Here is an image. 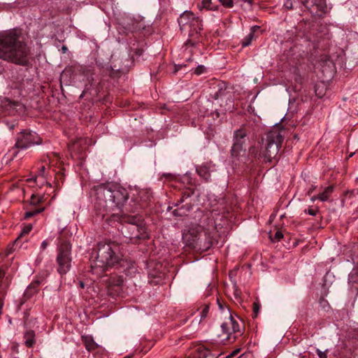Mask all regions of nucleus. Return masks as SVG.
Returning a JSON list of instances; mask_svg holds the SVG:
<instances>
[{"mask_svg": "<svg viewBox=\"0 0 358 358\" xmlns=\"http://www.w3.org/2000/svg\"><path fill=\"white\" fill-rule=\"evenodd\" d=\"M249 134L248 129L242 126L240 129H236L234 132L233 145L231 149V155L232 157H238L243 150V145L246 141V138Z\"/></svg>", "mask_w": 358, "mask_h": 358, "instance_id": "obj_10", "label": "nucleus"}, {"mask_svg": "<svg viewBox=\"0 0 358 358\" xmlns=\"http://www.w3.org/2000/svg\"><path fill=\"white\" fill-rule=\"evenodd\" d=\"M19 29H10L0 32V59L20 66L29 63L31 50L21 39Z\"/></svg>", "mask_w": 358, "mask_h": 358, "instance_id": "obj_2", "label": "nucleus"}, {"mask_svg": "<svg viewBox=\"0 0 358 358\" xmlns=\"http://www.w3.org/2000/svg\"><path fill=\"white\" fill-rule=\"evenodd\" d=\"M85 345L86 349L88 351L93 350L96 349V344L92 339L86 340Z\"/></svg>", "mask_w": 358, "mask_h": 358, "instance_id": "obj_27", "label": "nucleus"}, {"mask_svg": "<svg viewBox=\"0 0 358 358\" xmlns=\"http://www.w3.org/2000/svg\"><path fill=\"white\" fill-rule=\"evenodd\" d=\"M208 312H209V306L208 305H205L201 307V309L200 311H199V310H197L196 312H194L193 313H192L190 316H193V315L197 314L198 315L197 316L200 317V320L198 321V322L200 323L203 319H205L207 317Z\"/></svg>", "mask_w": 358, "mask_h": 358, "instance_id": "obj_21", "label": "nucleus"}, {"mask_svg": "<svg viewBox=\"0 0 358 358\" xmlns=\"http://www.w3.org/2000/svg\"><path fill=\"white\" fill-rule=\"evenodd\" d=\"M211 0H202L200 8H206L210 10H216L218 8L217 6H213Z\"/></svg>", "mask_w": 358, "mask_h": 358, "instance_id": "obj_23", "label": "nucleus"}, {"mask_svg": "<svg viewBox=\"0 0 358 358\" xmlns=\"http://www.w3.org/2000/svg\"><path fill=\"white\" fill-rule=\"evenodd\" d=\"M43 200V196L32 194L30 199V204L32 206H36L40 203Z\"/></svg>", "mask_w": 358, "mask_h": 358, "instance_id": "obj_26", "label": "nucleus"}, {"mask_svg": "<svg viewBox=\"0 0 358 358\" xmlns=\"http://www.w3.org/2000/svg\"><path fill=\"white\" fill-rule=\"evenodd\" d=\"M124 358H131V356H126Z\"/></svg>", "mask_w": 358, "mask_h": 358, "instance_id": "obj_52", "label": "nucleus"}, {"mask_svg": "<svg viewBox=\"0 0 358 358\" xmlns=\"http://www.w3.org/2000/svg\"><path fill=\"white\" fill-rule=\"evenodd\" d=\"M319 210L318 208L313 209V208H308V210H305V213H308L310 215L315 216L317 213H318Z\"/></svg>", "mask_w": 358, "mask_h": 358, "instance_id": "obj_34", "label": "nucleus"}, {"mask_svg": "<svg viewBox=\"0 0 358 358\" xmlns=\"http://www.w3.org/2000/svg\"><path fill=\"white\" fill-rule=\"evenodd\" d=\"M0 358H2V357L0 356Z\"/></svg>", "mask_w": 358, "mask_h": 358, "instance_id": "obj_54", "label": "nucleus"}, {"mask_svg": "<svg viewBox=\"0 0 358 358\" xmlns=\"http://www.w3.org/2000/svg\"><path fill=\"white\" fill-rule=\"evenodd\" d=\"M3 306V301L2 299H0V315L2 314Z\"/></svg>", "mask_w": 358, "mask_h": 358, "instance_id": "obj_42", "label": "nucleus"}, {"mask_svg": "<svg viewBox=\"0 0 358 358\" xmlns=\"http://www.w3.org/2000/svg\"><path fill=\"white\" fill-rule=\"evenodd\" d=\"M196 172L206 182L209 180L210 174L209 169L206 166H200L197 167Z\"/></svg>", "mask_w": 358, "mask_h": 358, "instance_id": "obj_20", "label": "nucleus"}, {"mask_svg": "<svg viewBox=\"0 0 358 358\" xmlns=\"http://www.w3.org/2000/svg\"><path fill=\"white\" fill-rule=\"evenodd\" d=\"M178 24L182 31L189 29V35L192 36L202 29V20L193 13L185 11L178 19Z\"/></svg>", "mask_w": 358, "mask_h": 358, "instance_id": "obj_9", "label": "nucleus"}, {"mask_svg": "<svg viewBox=\"0 0 358 358\" xmlns=\"http://www.w3.org/2000/svg\"><path fill=\"white\" fill-rule=\"evenodd\" d=\"M80 285L81 287H84V283L83 282H80Z\"/></svg>", "mask_w": 358, "mask_h": 358, "instance_id": "obj_48", "label": "nucleus"}, {"mask_svg": "<svg viewBox=\"0 0 358 358\" xmlns=\"http://www.w3.org/2000/svg\"><path fill=\"white\" fill-rule=\"evenodd\" d=\"M324 0H315V4H316L317 6H322Z\"/></svg>", "mask_w": 358, "mask_h": 358, "instance_id": "obj_40", "label": "nucleus"}, {"mask_svg": "<svg viewBox=\"0 0 358 358\" xmlns=\"http://www.w3.org/2000/svg\"><path fill=\"white\" fill-rule=\"evenodd\" d=\"M223 6L227 8H231L234 6L233 0H219Z\"/></svg>", "mask_w": 358, "mask_h": 358, "instance_id": "obj_31", "label": "nucleus"}, {"mask_svg": "<svg viewBox=\"0 0 358 358\" xmlns=\"http://www.w3.org/2000/svg\"><path fill=\"white\" fill-rule=\"evenodd\" d=\"M183 197H184V196H182V197L180 199V202L183 201Z\"/></svg>", "mask_w": 358, "mask_h": 358, "instance_id": "obj_51", "label": "nucleus"}, {"mask_svg": "<svg viewBox=\"0 0 358 358\" xmlns=\"http://www.w3.org/2000/svg\"><path fill=\"white\" fill-rule=\"evenodd\" d=\"M217 303H218V305H219V307L221 310H223V306H222V304L220 303L219 300H217Z\"/></svg>", "mask_w": 358, "mask_h": 358, "instance_id": "obj_46", "label": "nucleus"}, {"mask_svg": "<svg viewBox=\"0 0 358 358\" xmlns=\"http://www.w3.org/2000/svg\"><path fill=\"white\" fill-rule=\"evenodd\" d=\"M190 209H191V206H189L186 208V211H189V210H190Z\"/></svg>", "mask_w": 358, "mask_h": 358, "instance_id": "obj_49", "label": "nucleus"}, {"mask_svg": "<svg viewBox=\"0 0 358 358\" xmlns=\"http://www.w3.org/2000/svg\"><path fill=\"white\" fill-rule=\"evenodd\" d=\"M201 226H196V227H193L192 228H190L186 232H184L183 234H182V240L184 241V243H185V245H187V240H186V236L187 235H191L190 236V239H192L194 241V242H196V239L199 236V234L200 233V230H201Z\"/></svg>", "mask_w": 358, "mask_h": 358, "instance_id": "obj_15", "label": "nucleus"}, {"mask_svg": "<svg viewBox=\"0 0 358 358\" xmlns=\"http://www.w3.org/2000/svg\"><path fill=\"white\" fill-rule=\"evenodd\" d=\"M103 281L106 283L108 294L112 297L119 296L122 290L123 278L117 274L105 276Z\"/></svg>", "mask_w": 358, "mask_h": 358, "instance_id": "obj_11", "label": "nucleus"}, {"mask_svg": "<svg viewBox=\"0 0 358 358\" xmlns=\"http://www.w3.org/2000/svg\"><path fill=\"white\" fill-rule=\"evenodd\" d=\"M31 229H32L31 224H27L25 227H24L18 238H20V237H22L24 235H27L31 231Z\"/></svg>", "mask_w": 358, "mask_h": 358, "instance_id": "obj_28", "label": "nucleus"}, {"mask_svg": "<svg viewBox=\"0 0 358 358\" xmlns=\"http://www.w3.org/2000/svg\"><path fill=\"white\" fill-rule=\"evenodd\" d=\"M45 166L41 165V167H39V174L38 176L45 177Z\"/></svg>", "mask_w": 358, "mask_h": 358, "instance_id": "obj_36", "label": "nucleus"}, {"mask_svg": "<svg viewBox=\"0 0 358 358\" xmlns=\"http://www.w3.org/2000/svg\"><path fill=\"white\" fill-rule=\"evenodd\" d=\"M178 71V68L176 67V69H175V73L177 72Z\"/></svg>", "mask_w": 358, "mask_h": 358, "instance_id": "obj_50", "label": "nucleus"}, {"mask_svg": "<svg viewBox=\"0 0 358 358\" xmlns=\"http://www.w3.org/2000/svg\"><path fill=\"white\" fill-rule=\"evenodd\" d=\"M238 333H241L240 325L230 315L228 320L221 325V333L217 336V343H206L205 345H196L188 352L187 358H218L222 354L219 349L220 344L234 342Z\"/></svg>", "mask_w": 358, "mask_h": 358, "instance_id": "obj_3", "label": "nucleus"}, {"mask_svg": "<svg viewBox=\"0 0 358 358\" xmlns=\"http://www.w3.org/2000/svg\"><path fill=\"white\" fill-rule=\"evenodd\" d=\"M317 197H318V194H317V195H315V196H312L310 199H311V201H315V200H317V199H318V200H319V198H317Z\"/></svg>", "mask_w": 358, "mask_h": 358, "instance_id": "obj_44", "label": "nucleus"}, {"mask_svg": "<svg viewBox=\"0 0 358 358\" xmlns=\"http://www.w3.org/2000/svg\"><path fill=\"white\" fill-rule=\"evenodd\" d=\"M316 352L320 358H327V356L325 352H322L319 349H317Z\"/></svg>", "mask_w": 358, "mask_h": 358, "instance_id": "obj_37", "label": "nucleus"}, {"mask_svg": "<svg viewBox=\"0 0 358 358\" xmlns=\"http://www.w3.org/2000/svg\"><path fill=\"white\" fill-rule=\"evenodd\" d=\"M35 332L33 330H27L24 334V345L27 348H32L36 343Z\"/></svg>", "mask_w": 358, "mask_h": 358, "instance_id": "obj_17", "label": "nucleus"}, {"mask_svg": "<svg viewBox=\"0 0 358 358\" xmlns=\"http://www.w3.org/2000/svg\"><path fill=\"white\" fill-rule=\"evenodd\" d=\"M318 90H319V88H318V87L316 85V86H315V94H316V95H317L318 97L322 98V97L323 96L324 94H323L322 92H321V91H319V92H318Z\"/></svg>", "mask_w": 358, "mask_h": 358, "instance_id": "obj_39", "label": "nucleus"}, {"mask_svg": "<svg viewBox=\"0 0 358 358\" xmlns=\"http://www.w3.org/2000/svg\"><path fill=\"white\" fill-rule=\"evenodd\" d=\"M210 95L214 99L226 97L230 93L227 83L222 80H213L210 83Z\"/></svg>", "mask_w": 358, "mask_h": 358, "instance_id": "obj_13", "label": "nucleus"}, {"mask_svg": "<svg viewBox=\"0 0 358 358\" xmlns=\"http://www.w3.org/2000/svg\"><path fill=\"white\" fill-rule=\"evenodd\" d=\"M244 2H247L250 4H252L254 0H243Z\"/></svg>", "mask_w": 358, "mask_h": 358, "instance_id": "obj_45", "label": "nucleus"}, {"mask_svg": "<svg viewBox=\"0 0 358 358\" xmlns=\"http://www.w3.org/2000/svg\"><path fill=\"white\" fill-rule=\"evenodd\" d=\"M119 246L115 242L99 243L94 259L91 262V272L98 277L108 268L121 264Z\"/></svg>", "mask_w": 358, "mask_h": 358, "instance_id": "obj_4", "label": "nucleus"}, {"mask_svg": "<svg viewBox=\"0 0 358 358\" xmlns=\"http://www.w3.org/2000/svg\"><path fill=\"white\" fill-rule=\"evenodd\" d=\"M94 211L97 217L108 224L113 222L125 224L122 227V233L133 244L150 238V232L141 215L122 213V208L129 197L126 188L114 183H103L94 187Z\"/></svg>", "mask_w": 358, "mask_h": 358, "instance_id": "obj_1", "label": "nucleus"}, {"mask_svg": "<svg viewBox=\"0 0 358 358\" xmlns=\"http://www.w3.org/2000/svg\"><path fill=\"white\" fill-rule=\"evenodd\" d=\"M198 235L199 236L196 242H194L192 239L189 240L191 235H187L185 238L187 240V246L200 252H205L210 249L214 241L212 233L201 227L200 233Z\"/></svg>", "mask_w": 358, "mask_h": 358, "instance_id": "obj_7", "label": "nucleus"}, {"mask_svg": "<svg viewBox=\"0 0 358 358\" xmlns=\"http://www.w3.org/2000/svg\"><path fill=\"white\" fill-rule=\"evenodd\" d=\"M20 102L15 101L9 99L8 98H3L1 101V105L6 110L14 109L20 106Z\"/></svg>", "mask_w": 358, "mask_h": 358, "instance_id": "obj_18", "label": "nucleus"}, {"mask_svg": "<svg viewBox=\"0 0 358 358\" xmlns=\"http://www.w3.org/2000/svg\"><path fill=\"white\" fill-rule=\"evenodd\" d=\"M71 245L68 241H62L57 248V271L60 275L66 274L71 266Z\"/></svg>", "mask_w": 358, "mask_h": 358, "instance_id": "obj_6", "label": "nucleus"}, {"mask_svg": "<svg viewBox=\"0 0 358 358\" xmlns=\"http://www.w3.org/2000/svg\"><path fill=\"white\" fill-rule=\"evenodd\" d=\"M87 141L84 138H79L75 141L70 146L69 150L71 151L73 157H76L78 159L83 160L85 158V150L87 149Z\"/></svg>", "mask_w": 358, "mask_h": 358, "instance_id": "obj_14", "label": "nucleus"}, {"mask_svg": "<svg viewBox=\"0 0 358 358\" xmlns=\"http://www.w3.org/2000/svg\"><path fill=\"white\" fill-rule=\"evenodd\" d=\"M301 3H303V5L305 6V7H308V3L309 2V0H300Z\"/></svg>", "mask_w": 358, "mask_h": 358, "instance_id": "obj_43", "label": "nucleus"}, {"mask_svg": "<svg viewBox=\"0 0 358 358\" xmlns=\"http://www.w3.org/2000/svg\"><path fill=\"white\" fill-rule=\"evenodd\" d=\"M334 191V186L330 185L324 188V191L318 194L319 200L321 201H327L329 200L331 194Z\"/></svg>", "mask_w": 358, "mask_h": 358, "instance_id": "obj_19", "label": "nucleus"}, {"mask_svg": "<svg viewBox=\"0 0 358 358\" xmlns=\"http://www.w3.org/2000/svg\"><path fill=\"white\" fill-rule=\"evenodd\" d=\"M80 71H82V73L83 76L86 77V80L88 83H91L92 80V72L90 69L86 67H81Z\"/></svg>", "mask_w": 358, "mask_h": 358, "instance_id": "obj_25", "label": "nucleus"}, {"mask_svg": "<svg viewBox=\"0 0 358 358\" xmlns=\"http://www.w3.org/2000/svg\"><path fill=\"white\" fill-rule=\"evenodd\" d=\"M206 71V68L203 65H199L195 69H194V73L199 76L202 73H203Z\"/></svg>", "mask_w": 358, "mask_h": 358, "instance_id": "obj_32", "label": "nucleus"}, {"mask_svg": "<svg viewBox=\"0 0 358 358\" xmlns=\"http://www.w3.org/2000/svg\"><path fill=\"white\" fill-rule=\"evenodd\" d=\"M236 352H234L233 353H231L230 355L227 356L226 358H230L234 354H236Z\"/></svg>", "mask_w": 358, "mask_h": 358, "instance_id": "obj_47", "label": "nucleus"}, {"mask_svg": "<svg viewBox=\"0 0 358 358\" xmlns=\"http://www.w3.org/2000/svg\"><path fill=\"white\" fill-rule=\"evenodd\" d=\"M316 188V186L312 185L309 190L308 191V194H310Z\"/></svg>", "mask_w": 358, "mask_h": 358, "instance_id": "obj_41", "label": "nucleus"}, {"mask_svg": "<svg viewBox=\"0 0 358 358\" xmlns=\"http://www.w3.org/2000/svg\"><path fill=\"white\" fill-rule=\"evenodd\" d=\"M152 199V193L148 189H141L138 193L136 196L132 199L134 202V208L130 210L132 212L138 211L148 206L149 203Z\"/></svg>", "mask_w": 358, "mask_h": 358, "instance_id": "obj_12", "label": "nucleus"}, {"mask_svg": "<svg viewBox=\"0 0 358 358\" xmlns=\"http://www.w3.org/2000/svg\"><path fill=\"white\" fill-rule=\"evenodd\" d=\"M48 245V241L45 240L41 243V249L42 250H44L47 248Z\"/></svg>", "mask_w": 358, "mask_h": 358, "instance_id": "obj_38", "label": "nucleus"}, {"mask_svg": "<svg viewBox=\"0 0 358 358\" xmlns=\"http://www.w3.org/2000/svg\"><path fill=\"white\" fill-rule=\"evenodd\" d=\"M44 210H45V208L43 207V208H36L32 210L27 211L24 213V219H29L31 217H33L38 213H42Z\"/></svg>", "mask_w": 358, "mask_h": 358, "instance_id": "obj_24", "label": "nucleus"}, {"mask_svg": "<svg viewBox=\"0 0 358 358\" xmlns=\"http://www.w3.org/2000/svg\"><path fill=\"white\" fill-rule=\"evenodd\" d=\"M255 27L251 29V31L243 39L241 44L243 47H247L250 45L254 38Z\"/></svg>", "mask_w": 358, "mask_h": 358, "instance_id": "obj_22", "label": "nucleus"}, {"mask_svg": "<svg viewBox=\"0 0 358 358\" xmlns=\"http://www.w3.org/2000/svg\"><path fill=\"white\" fill-rule=\"evenodd\" d=\"M284 137L278 129H273L266 134V144L262 148L259 153H254V148L250 149L251 154L255 157L263 159L265 162H271L275 159L282 145Z\"/></svg>", "mask_w": 358, "mask_h": 358, "instance_id": "obj_5", "label": "nucleus"}, {"mask_svg": "<svg viewBox=\"0 0 358 358\" xmlns=\"http://www.w3.org/2000/svg\"><path fill=\"white\" fill-rule=\"evenodd\" d=\"M42 143L41 137L36 133L29 130H23L17 134L16 143L12 148L13 155L16 156V149L24 150L34 145H39Z\"/></svg>", "mask_w": 358, "mask_h": 358, "instance_id": "obj_8", "label": "nucleus"}, {"mask_svg": "<svg viewBox=\"0 0 358 358\" xmlns=\"http://www.w3.org/2000/svg\"><path fill=\"white\" fill-rule=\"evenodd\" d=\"M252 310H253V317H257L258 314H259V309H260V305L259 303V302H254L253 304H252Z\"/></svg>", "mask_w": 358, "mask_h": 358, "instance_id": "obj_30", "label": "nucleus"}, {"mask_svg": "<svg viewBox=\"0 0 358 358\" xmlns=\"http://www.w3.org/2000/svg\"><path fill=\"white\" fill-rule=\"evenodd\" d=\"M283 238V234L280 231H277L273 237L271 236L273 242H278Z\"/></svg>", "mask_w": 358, "mask_h": 358, "instance_id": "obj_29", "label": "nucleus"}, {"mask_svg": "<svg viewBox=\"0 0 358 358\" xmlns=\"http://www.w3.org/2000/svg\"><path fill=\"white\" fill-rule=\"evenodd\" d=\"M357 194H358V189H357Z\"/></svg>", "mask_w": 358, "mask_h": 358, "instance_id": "obj_53", "label": "nucleus"}, {"mask_svg": "<svg viewBox=\"0 0 358 358\" xmlns=\"http://www.w3.org/2000/svg\"><path fill=\"white\" fill-rule=\"evenodd\" d=\"M284 7L287 10H292L293 8V4L292 0H286L283 4Z\"/></svg>", "mask_w": 358, "mask_h": 358, "instance_id": "obj_35", "label": "nucleus"}, {"mask_svg": "<svg viewBox=\"0 0 358 358\" xmlns=\"http://www.w3.org/2000/svg\"><path fill=\"white\" fill-rule=\"evenodd\" d=\"M173 214L176 216H183V215H185V212L183 211V206H182L180 208L174 210Z\"/></svg>", "mask_w": 358, "mask_h": 358, "instance_id": "obj_33", "label": "nucleus"}, {"mask_svg": "<svg viewBox=\"0 0 358 358\" xmlns=\"http://www.w3.org/2000/svg\"><path fill=\"white\" fill-rule=\"evenodd\" d=\"M39 284L40 282L38 280L32 282L26 289L24 294V297L26 299H28L36 294L39 290Z\"/></svg>", "mask_w": 358, "mask_h": 358, "instance_id": "obj_16", "label": "nucleus"}]
</instances>
